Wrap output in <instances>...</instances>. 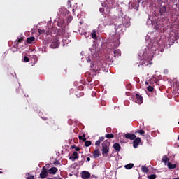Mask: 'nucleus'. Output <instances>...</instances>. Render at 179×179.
<instances>
[{"instance_id": "nucleus-1", "label": "nucleus", "mask_w": 179, "mask_h": 179, "mask_svg": "<svg viewBox=\"0 0 179 179\" xmlns=\"http://www.w3.org/2000/svg\"><path fill=\"white\" fill-rule=\"evenodd\" d=\"M109 148H110V143L108 142L107 141H105L102 143V155L103 157H107L108 152H109Z\"/></svg>"}, {"instance_id": "nucleus-2", "label": "nucleus", "mask_w": 179, "mask_h": 179, "mask_svg": "<svg viewBox=\"0 0 179 179\" xmlns=\"http://www.w3.org/2000/svg\"><path fill=\"white\" fill-rule=\"evenodd\" d=\"M115 0H106V11L110 13V10L114 8Z\"/></svg>"}, {"instance_id": "nucleus-3", "label": "nucleus", "mask_w": 179, "mask_h": 179, "mask_svg": "<svg viewBox=\"0 0 179 179\" xmlns=\"http://www.w3.org/2000/svg\"><path fill=\"white\" fill-rule=\"evenodd\" d=\"M134 101L138 104H141L143 103V98L141 95H139V94H136L134 95Z\"/></svg>"}, {"instance_id": "nucleus-4", "label": "nucleus", "mask_w": 179, "mask_h": 179, "mask_svg": "<svg viewBox=\"0 0 179 179\" xmlns=\"http://www.w3.org/2000/svg\"><path fill=\"white\" fill-rule=\"evenodd\" d=\"M59 45V39L57 38H55L52 40L51 44H50V48L52 49L58 48Z\"/></svg>"}, {"instance_id": "nucleus-5", "label": "nucleus", "mask_w": 179, "mask_h": 179, "mask_svg": "<svg viewBox=\"0 0 179 179\" xmlns=\"http://www.w3.org/2000/svg\"><path fill=\"white\" fill-rule=\"evenodd\" d=\"M48 173L49 172L48 171L47 169L45 166H43L40 173L41 178L45 179L48 176Z\"/></svg>"}, {"instance_id": "nucleus-6", "label": "nucleus", "mask_w": 179, "mask_h": 179, "mask_svg": "<svg viewBox=\"0 0 179 179\" xmlns=\"http://www.w3.org/2000/svg\"><path fill=\"white\" fill-rule=\"evenodd\" d=\"M173 83H174L173 90L174 91L179 94V81L176 78H173Z\"/></svg>"}, {"instance_id": "nucleus-7", "label": "nucleus", "mask_w": 179, "mask_h": 179, "mask_svg": "<svg viewBox=\"0 0 179 179\" xmlns=\"http://www.w3.org/2000/svg\"><path fill=\"white\" fill-rule=\"evenodd\" d=\"M141 142V139L140 138H135L133 142V147L134 148H137Z\"/></svg>"}, {"instance_id": "nucleus-8", "label": "nucleus", "mask_w": 179, "mask_h": 179, "mask_svg": "<svg viewBox=\"0 0 179 179\" xmlns=\"http://www.w3.org/2000/svg\"><path fill=\"white\" fill-rule=\"evenodd\" d=\"M81 176H82L83 179H89L90 178L91 175H90V172L84 171L81 173Z\"/></svg>"}, {"instance_id": "nucleus-9", "label": "nucleus", "mask_w": 179, "mask_h": 179, "mask_svg": "<svg viewBox=\"0 0 179 179\" xmlns=\"http://www.w3.org/2000/svg\"><path fill=\"white\" fill-rule=\"evenodd\" d=\"M124 137L127 139H129L131 141H134L136 138V136L134 134H129V133L125 134Z\"/></svg>"}, {"instance_id": "nucleus-10", "label": "nucleus", "mask_w": 179, "mask_h": 179, "mask_svg": "<svg viewBox=\"0 0 179 179\" xmlns=\"http://www.w3.org/2000/svg\"><path fill=\"white\" fill-rule=\"evenodd\" d=\"M101 156V153H100V151L99 149H96L94 152H93V157L94 158L96 159L98 158L99 157Z\"/></svg>"}, {"instance_id": "nucleus-11", "label": "nucleus", "mask_w": 179, "mask_h": 179, "mask_svg": "<svg viewBox=\"0 0 179 179\" xmlns=\"http://www.w3.org/2000/svg\"><path fill=\"white\" fill-rule=\"evenodd\" d=\"M58 169L56 167H52L48 170V173L55 175L57 172Z\"/></svg>"}, {"instance_id": "nucleus-12", "label": "nucleus", "mask_w": 179, "mask_h": 179, "mask_svg": "<svg viewBox=\"0 0 179 179\" xmlns=\"http://www.w3.org/2000/svg\"><path fill=\"white\" fill-rule=\"evenodd\" d=\"M113 148L117 152H120L121 150V147L119 143H115L113 145Z\"/></svg>"}, {"instance_id": "nucleus-13", "label": "nucleus", "mask_w": 179, "mask_h": 179, "mask_svg": "<svg viewBox=\"0 0 179 179\" xmlns=\"http://www.w3.org/2000/svg\"><path fill=\"white\" fill-rule=\"evenodd\" d=\"M166 13V6H162L160 8V14L161 15H164Z\"/></svg>"}, {"instance_id": "nucleus-14", "label": "nucleus", "mask_w": 179, "mask_h": 179, "mask_svg": "<svg viewBox=\"0 0 179 179\" xmlns=\"http://www.w3.org/2000/svg\"><path fill=\"white\" fill-rule=\"evenodd\" d=\"M35 40L34 36H31L27 38V42L29 44H31Z\"/></svg>"}, {"instance_id": "nucleus-15", "label": "nucleus", "mask_w": 179, "mask_h": 179, "mask_svg": "<svg viewBox=\"0 0 179 179\" xmlns=\"http://www.w3.org/2000/svg\"><path fill=\"white\" fill-rule=\"evenodd\" d=\"M22 41H23V38H22V37H20V38H18V39L16 40V41L15 42V45H16L17 48L18 47V44H19L20 43H22Z\"/></svg>"}, {"instance_id": "nucleus-16", "label": "nucleus", "mask_w": 179, "mask_h": 179, "mask_svg": "<svg viewBox=\"0 0 179 179\" xmlns=\"http://www.w3.org/2000/svg\"><path fill=\"white\" fill-rule=\"evenodd\" d=\"M26 179H35L34 176L31 175L29 173L25 175Z\"/></svg>"}, {"instance_id": "nucleus-17", "label": "nucleus", "mask_w": 179, "mask_h": 179, "mask_svg": "<svg viewBox=\"0 0 179 179\" xmlns=\"http://www.w3.org/2000/svg\"><path fill=\"white\" fill-rule=\"evenodd\" d=\"M92 38L94 40H97V35L96 34L95 30H93L92 32Z\"/></svg>"}, {"instance_id": "nucleus-18", "label": "nucleus", "mask_w": 179, "mask_h": 179, "mask_svg": "<svg viewBox=\"0 0 179 179\" xmlns=\"http://www.w3.org/2000/svg\"><path fill=\"white\" fill-rule=\"evenodd\" d=\"M168 167L171 169H176L177 167L176 164H173L170 162L168 163Z\"/></svg>"}, {"instance_id": "nucleus-19", "label": "nucleus", "mask_w": 179, "mask_h": 179, "mask_svg": "<svg viewBox=\"0 0 179 179\" xmlns=\"http://www.w3.org/2000/svg\"><path fill=\"white\" fill-rule=\"evenodd\" d=\"M138 6H139V4L138 3L137 4L136 2L131 3V7L136 9V10H138Z\"/></svg>"}, {"instance_id": "nucleus-20", "label": "nucleus", "mask_w": 179, "mask_h": 179, "mask_svg": "<svg viewBox=\"0 0 179 179\" xmlns=\"http://www.w3.org/2000/svg\"><path fill=\"white\" fill-rule=\"evenodd\" d=\"M150 64V62L148 60H143L142 65L143 66H148Z\"/></svg>"}, {"instance_id": "nucleus-21", "label": "nucleus", "mask_w": 179, "mask_h": 179, "mask_svg": "<svg viewBox=\"0 0 179 179\" xmlns=\"http://www.w3.org/2000/svg\"><path fill=\"white\" fill-rule=\"evenodd\" d=\"M124 167H125L126 169L129 170V169H131L134 167V164H129L126 165Z\"/></svg>"}, {"instance_id": "nucleus-22", "label": "nucleus", "mask_w": 179, "mask_h": 179, "mask_svg": "<svg viewBox=\"0 0 179 179\" xmlns=\"http://www.w3.org/2000/svg\"><path fill=\"white\" fill-rule=\"evenodd\" d=\"M64 20L59 21V22H57V26H58L59 27L62 28V27H63V25H64Z\"/></svg>"}, {"instance_id": "nucleus-23", "label": "nucleus", "mask_w": 179, "mask_h": 179, "mask_svg": "<svg viewBox=\"0 0 179 179\" xmlns=\"http://www.w3.org/2000/svg\"><path fill=\"white\" fill-rule=\"evenodd\" d=\"M85 147H90L92 145V142L90 141H85Z\"/></svg>"}, {"instance_id": "nucleus-24", "label": "nucleus", "mask_w": 179, "mask_h": 179, "mask_svg": "<svg viewBox=\"0 0 179 179\" xmlns=\"http://www.w3.org/2000/svg\"><path fill=\"white\" fill-rule=\"evenodd\" d=\"M97 65L99 66L97 69H96V71H100L101 69L102 68L103 65L102 63H100V62H99V63H97Z\"/></svg>"}, {"instance_id": "nucleus-25", "label": "nucleus", "mask_w": 179, "mask_h": 179, "mask_svg": "<svg viewBox=\"0 0 179 179\" xmlns=\"http://www.w3.org/2000/svg\"><path fill=\"white\" fill-rule=\"evenodd\" d=\"M148 179H156L157 178V176L155 174H152V175H150L148 176Z\"/></svg>"}, {"instance_id": "nucleus-26", "label": "nucleus", "mask_w": 179, "mask_h": 179, "mask_svg": "<svg viewBox=\"0 0 179 179\" xmlns=\"http://www.w3.org/2000/svg\"><path fill=\"white\" fill-rule=\"evenodd\" d=\"M85 136H86L85 134H83V136H80L79 139L82 140L83 142H85L86 141Z\"/></svg>"}, {"instance_id": "nucleus-27", "label": "nucleus", "mask_w": 179, "mask_h": 179, "mask_svg": "<svg viewBox=\"0 0 179 179\" xmlns=\"http://www.w3.org/2000/svg\"><path fill=\"white\" fill-rule=\"evenodd\" d=\"M72 157H74V159H78L79 157V156H78V153L76 152H73Z\"/></svg>"}, {"instance_id": "nucleus-28", "label": "nucleus", "mask_w": 179, "mask_h": 179, "mask_svg": "<svg viewBox=\"0 0 179 179\" xmlns=\"http://www.w3.org/2000/svg\"><path fill=\"white\" fill-rule=\"evenodd\" d=\"M147 90H148L149 92H153L154 88H153V87H151V85H149V87H147Z\"/></svg>"}, {"instance_id": "nucleus-29", "label": "nucleus", "mask_w": 179, "mask_h": 179, "mask_svg": "<svg viewBox=\"0 0 179 179\" xmlns=\"http://www.w3.org/2000/svg\"><path fill=\"white\" fill-rule=\"evenodd\" d=\"M142 171L144 172V173H148L149 171L148 167H145V166H143L142 167Z\"/></svg>"}, {"instance_id": "nucleus-30", "label": "nucleus", "mask_w": 179, "mask_h": 179, "mask_svg": "<svg viewBox=\"0 0 179 179\" xmlns=\"http://www.w3.org/2000/svg\"><path fill=\"white\" fill-rule=\"evenodd\" d=\"M106 138H114V135L113 134H106Z\"/></svg>"}, {"instance_id": "nucleus-31", "label": "nucleus", "mask_w": 179, "mask_h": 179, "mask_svg": "<svg viewBox=\"0 0 179 179\" xmlns=\"http://www.w3.org/2000/svg\"><path fill=\"white\" fill-rule=\"evenodd\" d=\"M169 159H168V157L166 156H164L162 159V161L164 162V163H167V162L169 161Z\"/></svg>"}, {"instance_id": "nucleus-32", "label": "nucleus", "mask_w": 179, "mask_h": 179, "mask_svg": "<svg viewBox=\"0 0 179 179\" xmlns=\"http://www.w3.org/2000/svg\"><path fill=\"white\" fill-rule=\"evenodd\" d=\"M23 62L26 63L29 62V57H27V56H24Z\"/></svg>"}, {"instance_id": "nucleus-33", "label": "nucleus", "mask_w": 179, "mask_h": 179, "mask_svg": "<svg viewBox=\"0 0 179 179\" xmlns=\"http://www.w3.org/2000/svg\"><path fill=\"white\" fill-rule=\"evenodd\" d=\"M53 164L55 166L60 165V162L58 160L55 161Z\"/></svg>"}, {"instance_id": "nucleus-34", "label": "nucleus", "mask_w": 179, "mask_h": 179, "mask_svg": "<svg viewBox=\"0 0 179 179\" xmlns=\"http://www.w3.org/2000/svg\"><path fill=\"white\" fill-rule=\"evenodd\" d=\"M101 143V142L99 140H98V141L96 142L95 145H96V146H100Z\"/></svg>"}, {"instance_id": "nucleus-35", "label": "nucleus", "mask_w": 179, "mask_h": 179, "mask_svg": "<svg viewBox=\"0 0 179 179\" xmlns=\"http://www.w3.org/2000/svg\"><path fill=\"white\" fill-rule=\"evenodd\" d=\"M138 134H140L141 135H143L145 134V131L143 130H140L138 131H137Z\"/></svg>"}, {"instance_id": "nucleus-36", "label": "nucleus", "mask_w": 179, "mask_h": 179, "mask_svg": "<svg viewBox=\"0 0 179 179\" xmlns=\"http://www.w3.org/2000/svg\"><path fill=\"white\" fill-rule=\"evenodd\" d=\"M38 33L39 34H44L45 33V30H42L41 29H38Z\"/></svg>"}, {"instance_id": "nucleus-37", "label": "nucleus", "mask_w": 179, "mask_h": 179, "mask_svg": "<svg viewBox=\"0 0 179 179\" xmlns=\"http://www.w3.org/2000/svg\"><path fill=\"white\" fill-rule=\"evenodd\" d=\"M104 139H105L104 137H99V140L101 143L103 142L104 141Z\"/></svg>"}, {"instance_id": "nucleus-38", "label": "nucleus", "mask_w": 179, "mask_h": 179, "mask_svg": "<svg viewBox=\"0 0 179 179\" xmlns=\"http://www.w3.org/2000/svg\"><path fill=\"white\" fill-rule=\"evenodd\" d=\"M80 148L79 147H76L75 148V150L76 151V152H78V151H80Z\"/></svg>"}, {"instance_id": "nucleus-39", "label": "nucleus", "mask_w": 179, "mask_h": 179, "mask_svg": "<svg viewBox=\"0 0 179 179\" xmlns=\"http://www.w3.org/2000/svg\"><path fill=\"white\" fill-rule=\"evenodd\" d=\"M99 11L101 13H103L104 12V8H100Z\"/></svg>"}, {"instance_id": "nucleus-40", "label": "nucleus", "mask_w": 179, "mask_h": 179, "mask_svg": "<svg viewBox=\"0 0 179 179\" xmlns=\"http://www.w3.org/2000/svg\"><path fill=\"white\" fill-rule=\"evenodd\" d=\"M111 24H112V21H111V20H109V21L107 22V25L110 26Z\"/></svg>"}, {"instance_id": "nucleus-41", "label": "nucleus", "mask_w": 179, "mask_h": 179, "mask_svg": "<svg viewBox=\"0 0 179 179\" xmlns=\"http://www.w3.org/2000/svg\"><path fill=\"white\" fill-rule=\"evenodd\" d=\"M69 159H70V160H72V161H74V160H75V159H74V157H73V156L70 157H69Z\"/></svg>"}, {"instance_id": "nucleus-42", "label": "nucleus", "mask_w": 179, "mask_h": 179, "mask_svg": "<svg viewBox=\"0 0 179 179\" xmlns=\"http://www.w3.org/2000/svg\"><path fill=\"white\" fill-rule=\"evenodd\" d=\"M76 147L75 146V145H72L71 147V149H75Z\"/></svg>"}, {"instance_id": "nucleus-43", "label": "nucleus", "mask_w": 179, "mask_h": 179, "mask_svg": "<svg viewBox=\"0 0 179 179\" xmlns=\"http://www.w3.org/2000/svg\"><path fill=\"white\" fill-rule=\"evenodd\" d=\"M129 90H130L131 89V85H127V87Z\"/></svg>"}, {"instance_id": "nucleus-44", "label": "nucleus", "mask_w": 179, "mask_h": 179, "mask_svg": "<svg viewBox=\"0 0 179 179\" xmlns=\"http://www.w3.org/2000/svg\"><path fill=\"white\" fill-rule=\"evenodd\" d=\"M43 120H48L46 117H41Z\"/></svg>"}, {"instance_id": "nucleus-45", "label": "nucleus", "mask_w": 179, "mask_h": 179, "mask_svg": "<svg viewBox=\"0 0 179 179\" xmlns=\"http://www.w3.org/2000/svg\"><path fill=\"white\" fill-rule=\"evenodd\" d=\"M87 161L90 162V157H87Z\"/></svg>"}, {"instance_id": "nucleus-46", "label": "nucleus", "mask_w": 179, "mask_h": 179, "mask_svg": "<svg viewBox=\"0 0 179 179\" xmlns=\"http://www.w3.org/2000/svg\"><path fill=\"white\" fill-rule=\"evenodd\" d=\"M87 62H91L90 57H88Z\"/></svg>"}, {"instance_id": "nucleus-47", "label": "nucleus", "mask_w": 179, "mask_h": 179, "mask_svg": "<svg viewBox=\"0 0 179 179\" xmlns=\"http://www.w3.org/2000/svg\"><path fill=\"white\" fill-rule=\"evenodd\" d=\"M114 54H115V57H116V56H115V55H116V50H114Z\"/></svg>"}, {"instance_id": "nucleus-48", "label": "nucleus", "mask_w": 179, "mask_h": 179, "mask_svg": "<svg viewBox=\"0 0 179 179\" xmlns=\"http://www.w3.org/2000/svg\"><path fill=\"white\" fill-rule=\"evenodd\" d=\"M17 87L19 88L20 87V85L17 84Z\"/></svg>"}, {"instance_id": "nucleus-49", "label": "nucleus", "mask_w": 179, "mask_h": 179, "mask_svg": "<svg viewBox=\"0 0 179 179\" xmlns=\"http://www.w3.org/2000/svg\"><path fill=\"white\" fill-rule=\"evenodd\" d=\"M108 19H110V16H108Z\"/></svg>"}, {"instance_id": "nucleus-50", "label": "nucleus", "mask_w": 179, "mask_h": 179, "mask_svg": "<svg viewBox=\"0 0 179 179\" xmlns=\"http://www.w3.org/2000/svg\"><path fill=\"white\" fill-rule=\"evenodd\" d=\"M145 84H146V85H148V83L146 82Z\"/></svg>"}, {"instance_id": "nucleus-51", "label": "nucleus", "mask_w": 179, "mask_h": 179, "mask_svg": "<svg viewBox=\"0 0 179 179\" xmlns=\"http://www.w3.org/2000/svg\"><path fill=\"white\" fill-rule=\"evenodd\" d=\"M1 173H3V172H2V171H0V174H1Z\"/></svg>"}, {"instance_id": "nucleus-52", "label": "nucleus", "mask_w": 179, "mask_h": 179, "mask_svg": "<svg viewBox=\"0 0 179 179\" xmlns=\"http://www.w3.org/2000/svg\"><path fill=\"white\" fill-rule=\"evenodd\" d=\"M174 179H179V178H174Z\"/></svg>"}, {"instance_id": "nucleus-53", "label": "nucleus", "mask_w": 179, "mask_h": 179, "mask_svg": "<svg viewBox=\"0 0 179 179\" xmlns=\"http://www.w3.org/2000/svg\"><path fill=\"white\" fill-rule=\"evenodd\" d=\"M140 1H141V0H138V3H140Z\"/></svg>"}, {"instance_id": "nucleus-54", "label": "nucleus", "mask_w": 179, "mask_h": 179, "mask_svg": "<svg viewBox=\"0 0 179 179\" xmlns=\"http://www.w3.org/2000/svg\"><path fill=\"white\" fill-rule=\"evenodd\" d=\"M178 140H179V136H178Z\"/></svg>"}, {"instance_id": "nucleus-55", "label": "nucleus", "mask_w": 179, "mask_h": 179, "mask_svg": "<svg viewBox=\"0 0 179 179\" xmlns=\"http://www.w3.org/2000/svg\"><path fill=\"white\" fill-rule=\"evenodd\" d=\"M178 124H179V122H178Z\"/></svg>"}]
</instances>
